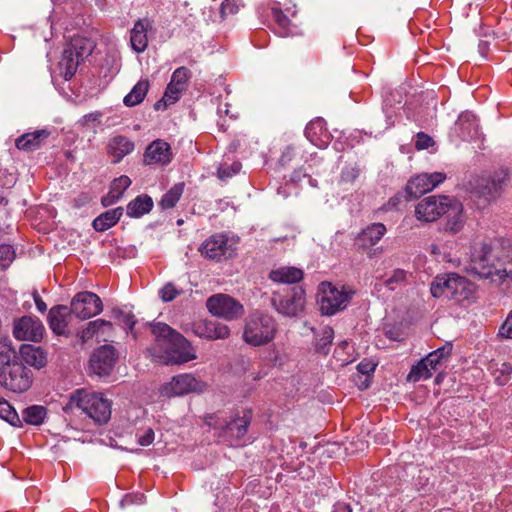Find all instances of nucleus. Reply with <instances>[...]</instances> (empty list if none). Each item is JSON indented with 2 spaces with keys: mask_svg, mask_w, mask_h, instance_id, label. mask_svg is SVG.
I'll return each instance as SVG.
<instances>
[{
  "mask_svg": "<svg viewBox=\"0 0 512 512\" xmlns=\"http://www.w3.org/2000/svg\"><path fill=\"white\" fill-rule=\"evenodd\" d=\"M201 255L209 260L221 262L235 255V243L225 234H213L199 247Z\"/></svg>",
  "mask_w": 512,
  "mask_h": 512,
  "instance_id": "1a4fd4ad",
  "label": "nucleus"
},
{
  "mask_svg": "<svg viewBox=\"0 0 512 512\" xmlns=\"http://www.w3.org/2000/svg\"><path fill=\"white\" fill-rule=\"evenodd\" d=\"M144 498L143 494H127L123 500L121 501L122 506L129 505L134 503L135 501H138L139 503L142 502V499Z\"/></svg>",
  "mask_w": 512,
  "mask_h": 512,
  "instance_id": "338daca9",
  "label": "nucleus"
},
{
  "mask_svg": "<svg viewBox=\"0 0 512 512\" xmlns=\"http://www.w3.org/2000/svg\"><path fill=\"white\" fill-rule=\"evenodd\" d=\"M102 310V300L93 292H80L71 301V313L83 320L100 314Z\"/></svg>",
  "mask_w": 512,
  "mask_h": 512,
  "instance_id": "ddd939ff",
  "label": "nucleus"
},
{
  "mask_svg": "<svg viewBox=\"0 0 512 512\" xmlns=\"http://www.w3.org/2000/svg\"><path fill=\"white\" fill-rule=\"evenodd\" d=\"M155 343L149 349L151 356L158 362L183 364L196 359L191 343L169 325L158 322L151 325Z\"/></svg>",
  "mask_w": 512,
  "mask_h": 512,
  "instance_id": "f257e3e1",
  "label": "nucleus"
},
{
  "mask_svg": "<svg viewBox=\"0 0 512 512\" xmlns=\"http://www.w3.org/2000/svg\"><path fill=\"white\" fill-rule=\"evenodd\" d=\"M489 179L494 185L493 191H501L509 179V174L506 169H500L495 171L494 174L489 177Z\"/></svg>",
  "mask_w": 512,
  "mask_h": 512,
  "instance_id": "8fccbe9b",
  "label": "nucleus"
},
{
  "mask_svg": "<svg viewBox=\"0 0 512 512\" xmlns=\"http://www.w3.org/2000/svg\"><path fill=\"white\" fill-rule=\"evenodd\" d=\"M354 295L350 286L324 281L318 286L317 303L323 315L331 316L346 309Z\"/></svg>",
  "mask_w": 512,
  "mask_h": 512,
  "instance_id": "0eeeda50",
  "label": "nucleus"
},
{
  "mask_svg": "<svg viewBox=\"0 0 512 512\" xmlns=\"http://www.w3.org/2000/svg\"><path fill=\"white\" fill-rule=\"evenodd\" d=\"M475 285L456 273L438 275L431 283L433 297H445L457 303L470 302L474 298Z\"/></svg>",
  "mask_w": 512,
  "mask_h": 512,
  "instance_id": "39448f33",
  "label": "nucleus"
},
{
  "mask_svg": "<svg viewBox=\"0 0 512 512\" xmlns=\"http://www.w3.org/2000/svg\"><path fill=\"white\" fill-rule=\"evenodd\" d=\"M32 382V371L18 360L11 339L0 336V385L8 391L23 393Z\"/></svg>",
  "mask_w": 512,
  "mask_h": 512,
  "instance_id": "7ed1b4c3",
  "label": "nucleus"
},
{
  "mask_svg": "<svg viewBox=\"0 0 512 512\" xmlns=\"http://www.w3.org/2000/svg\"><path fill=\"white\" fill-rule=\"evenodd\" d=\"M490 369L498 385H506L511 380L512 365L510 363L491 364Z\"/></svg>",
  "mask_w": 512,
  "mask_h": 512,
  "instance_id": "ea45409f",
  "label": "nucleus"
},
{
  "mask_svg": "<svg viewBox=\"0 0 512 512\" xmlns=\"http://www.w3.org/2000/svg\"><path fill=\"white\" fill-rule=\"evenodd\" d=\"M192 76L191 71L187 67H179L177 68L170 79V83L184 89L186 91L188 87V82Z\"/></svg>",
  "mask_w": 512,
  "mask_h": 512,
  "instance_id": "a18cd8bd",
  "label": "nucleus"
},
{
  "mask_svg": "<svg viewBox=\"0 0 512 512\" xmlns=\"http://www.w3.org/2000/svg\"><path fill=\"white\" fill-rule=\"evenodd\" d=\"M454 129L464 141L476 138L479 134V124L475 114L470 111L462 112L455 123Z\"/></svg>",
  "mask_w": 512,
  "mask_h": 512,
  "instance_id": "5701e85b",
  "label": "nucleus"
},
{
  "mask_svg": "<svg viewBox=\"0 0 512 512\" xmlns=\"http://www.w3.org/2000/svg\"><path fill=\"white\" fill-rule=\"evenodd\" d=\"M32 296H33V299H34V302H35V305H36L37 310H38L40 313H44V312H46V310H47V305H46V303L43 301V299L41 298V296L39 295V293L35 290V291L32 293Z\"/></svg>",
  "mask_w": 512,
  "mask_h": 512,
  "instance_id": "69168bd1",
  "label": "nucleus"
},
{
  "mask_svg": "<svg viewBox=\"0 0 512 512\" xmlns=\"http://www.w3.org/2000/svg\"><path fill=\"white\" fill-rule=\"evenodd\" d=\"M450 197L428 196L422 199L415 207V214L418 220L433 222L442 216L445 208L450 204Z\"/></svg>",
  "mask_w": 512,
  "mask_h": 512,
  "instance_id": "4468645a",
  "label": "nucleus"
},
{
  "mask_svg": "<svg viewBox=\"0 0 512 512\" xmlns=\"http://www.w3.org/2000/svg\"><path fill=\"white\" fill-rule=\"evenodd\" d=\"M277 333L276 319L266 312L255 311L244 321L242 339L250 346L260 347L271 343Z\"/></svg>",
  "mask_w": 512,
  "mask_h": 512,
  "instance_id": "20e7f679",
  "label": "nucleus"
},
{
  "mask_svg": "<svg viewBox=\"0 0 512 512\" xmlns=\"http://www.w3.org/2000/svg\"><path fill=\"white\" fill-rule=\"evenodd\" d=\"M432 376V369L428 364L421 359L416 365H414L408 374V380L418 382L420 380H427Z\"/></svg>",
  "mask_w": 512,
  "mask_h": 512,
  "instance_id": "79ce46f5",
  "label": "nucleus"
},
{
  "mask_svg": "<svg viewBox=\"0 0 512 512\" xmlns=\"http://www.w3.org/2000/svg\"><path fill=\"white\" fill-rule=\"evenodd\" d=\"M498 335L501 338L512 339V310L507 315L504 323L500 326Z\"/></svg>",
  "mask_w": 512,
  "mask_h": 512,
  "instance_id": "13d9d810",
  "label": "nucleus"
},
{
  "mask_svg": "<svg viewBox=\"0 0 512 512\" xmlns=\"http://www.w3.org/2000/svg\"><path fill=\"white\" fill-rule=\"evenodd\" d=\"M294 157V152H293V148L288 146L285 148V150L282 152L279 160H278V164L281 166V167H285L286 165H288L291 160L293 159Z\"/></svg>",
  "mask_w": 512,
  "mask_h": 512,
  "instance_id": "e2e57ef3",
  "label": "nucleus"
},
{
  "mask_svg": "<svg viewBox=\"0 0 512 512\" xmlns=\"http://www.w3.org/2000/svg\"><path fill=\"white\" fill-rule=\"evenodd\" d=\"M494 185L491 183L489 178H482L480 183L477 186V193L479 196L485 198L490 201L496 199L501 191H493Z\"/></svg>",
  "mask_w": 512,
  "mask_h": 512,
  "instance_id": "49530a36",
  "label": "nucleus"
},
{
  "mask_svg": "<svg viewBox=\"0 0 512 512\" xmlns=\"http://www.w3.org/2000/svg\"><path fill=\"white\" fill-rule=\"evenodd\" d=\"M134 143L127 137L119 135L113 137L107 146L108 154L113 157V163L120 162L126 155L134 150Z\"/></svg>",
  "mask_w": 512,
  "mask_h": 512,
  "instance_id": "cd10ccee",
  "label": "nucleus"
},
{
  "mask_svg": "<svg viewBox=\"0 0 512 512\" xmlns=\"http://www.w3.org/2000/svg\"><path fill=\"white\" fill-rule=\"evenodd\" d=\"M47 415V410L42 405H31L22 410L21 413V421L23 420L25 423L29 425H41Z\"/></svg>",
  "mask_w": 512,
  "mask_h": 512,
  "instance_id": "e433bc0d",
  "label": "nucleus"
},
{
  "mask_svg": "<svg viewBox=\"0 0 512 512\" xmlns=\"http://www.w3.org/2000/svg\"><path fill=\"white\" fill-rule=\"evenodd\" d=\"M469 270L493 282L512 281V255L494 252L489 244L479 243L472 248Z\"/></svg>",
  "mask_w": 512,
  "mask_h": 512,
  "instance_id": "f03ea898",
  "label": "nucleus"
},
{
  "mask_svg": "<svg viewBox=\"0 0 512 512\" xmlns=\"http://www.w3.org/2000/svg\"><path fill=\"white\" fill-rule=\"evenodd\" d=\"M446 179V175L441 172L422 173L411 178L406 185V192L414 198L432 191Z\"/></svg>",
  "mask_w": 512,
  "mask_h": 512,
  "instance_id": "dca6fc26",
  "label": "nucleus"
},
{
  "mask_svg": "<svg viewBox=\"0 0 512 512\" xmlns=\"http://www.w3.org/2000/svg\"><path fill=\"white\" fill-rule=\"evenodd\" d=\"M434 145V140L429 135L419 132L416 135L415 147L417 150L428 149Z\"/></svg>",
  "mask_w": 512,
  "mask_h": 512,
  "instance_id": "4d7b16f0",
  "label": "nucleus"
},
{
  "mask_svg": "<svg viewBox=\"0 0 512 512\" xmlns=\"http://www.w3.org/2000/svg\"><path fill=\"white\" fill-rule=\"evenodd\" d=\"M15 257V251L11 245H0V266L6 268Z\"/></svg>",
  "mask_w": 512,
  "mask_h": 512,
  "instance_id": "603ef678",
  "label": "nucleus"
},
{
  "mask_svg": "<svg viewBox=\"0 0 512 512\" xmlns=\"http://www.w3.org/2000/svg\"><path fill=\"white\" fill-rule=\"evenodd\" d=\"M91 50L90 44L86 46L77 39L64 49L59 67L66 80H70L75 75L80 62L91 53Z\"/></svg>",
  "mask_w": 512,
  "mask_h": 512,
  "instance_id": "9b49d317",
  "label": "nucleus"
},
{
  "mask_svg": "<svg viewBox=\"0 0 512 512\" xmlns=\"http://www.w3.org/2000/svg\"><path fill=\"white\" fill-rule=\"evenodd\" d=\"M192 333L207 340L227 339L230 328L223 323L208 319H199L190 324Z\"/></svg>",
  "mask_w": 512,
  "mask_h": 512,
  "instance_id": "a211bd4d",
  "label": "nucleus"
},
{
  "mask_svg": "<svg viewBox=\"0 0 512 512\" xmlns=\"http://www.w3.org/2000/svg\"><path fill=\"white\" fill-rule=\"evenodd\" d=\"M0 418L4 419L12 426H21V418L16 410L6 400L0 399Z\"/></svg>",
  "mask_w": 512,
  "mask_h": 512,
  "instance_id": "c03bdc74",
  "label": "nucleus"
},
{
  "mask_svg": "<svg viewBox=\"0 0 512 512\" xmlns=\"http://www.w3.org/2000/svg\"><path fill=\"white\" fill-rule=\"evenodd\" d=\"M19 354L22 361L36 369H40L46 365V353L40 347L31 344H22Z\"/></svg>",
  "mask_w": 512,
  "mask_h": 512,
  "instance_id": "c756f323",
  "label": "nucleus"
},
{
  "mask_svg": "<svg viewBox=\"0 0 512 512\" xmlns=\"http://www.w3.org/2000/svg\"><path fill=\"white\" fill-rule=\"evenodd\" d=\"M45 332L42 321L36 316L25 315L13 321V336L20 341L40 342Z\"/></svg>",
  "mask_w": 512,
  "mask_h": 512,
  "instance_id": "f8f14e48",
  "label": "nucleus"
},
{
  "mask_svg": "<svg viewBox=\"0 0 512 512\" xmlns=\"http://www.w3.org/2000/svg\"><path fill=\"white\" fill-rule=\"evenodd\" d=\"M333 334L334 332L330 327L324 329L322 338L316 344V348L319 352L324 354L328 352V347L333 340Z\"/></svg>",
  "mask_w": 512,
  "mask_h": 512,
  "instance_id": "864d4df0",
  "label": "nucleus"
},
{
  "mask_svg": "<svg viewBox=\"0 0 512 512\" xmlns=\"http://www.w3.org/2000/svg\"><path fill=\"white\" fill-rule=\"evenodd\" d=\"M102 117V113L99 111L91 112L89 114L84 115L81 120L80 124L83 126H88L90 123L100 122V119Z\"/></svg>",
  "mask_w": 512,
  "mask_h": 512,
  "instance_id": "680f3d73",
  "label": "nucleus"
},
{
  "mask_svg": "<svg viewBox=\"0 0 512 512\" xmlns=\"http://www.w3.org/2000/svg\"><path fill=\"white\" fill-rule=\"evenodd\" d=\"M445 223L444 230L446 232L456 234L459 233L466 223V216L462 203L451 198L450 204L445 208Z\"/></svg>",
  "mask_w": 512,
  "mask_h": 512,
  "instance_id": "aec40b11",
  "label": "nucleus"
},
{
  "mask_svg": "<svg viewBox=\"0 0 512 512\" xmlns=\"http://www.w3.org/2000/svg\"><path fill=\"white\" fill-rule=\"evenodd\" d=\"M184 183H176L163 196L159 203L162 209H171L180 200L184 192Z\"/></svg>",
  "mask_w": 512,
  "mask_h": 512,
  "instance_id": "58836bf2",
  "label": "nucleus"
},
{
  "mask_svg": "<svg viewBox=\"0 0 512 512\" xmlns=\"http://www.w3.org/2000/svg\"><path fill=\"white\" fill-rule=\"evenodd\" d=\"M423 360L428 364L432 371L436 370L441 363L439 356L433 352L429 353L425 358H423Z\"/></svg>",
  "mask_w": 512,
  "mask_h": 512,
  "instance_id": "0e129e2a",
  "label": "nucleus"
},
{
  "mask_svg": "<svg viewBox=\"0 0 512 512\" xmlns=\"http://www.w3.org/2000/svg\"><path fill=\"white\" fill-rule=\"evenodd\" d=\"M209 312L219 318L232 321L244 314L243 305L227 294H214L206 301Z\"/></svg>",
  "mask_w": 512,
  "mask_h": 512,
  "instance_id": "9d476101",
  "label": "nucleus"
},
{
  "mask_svg": "<svg viewBox=\"0 0 512 512\" xmlns=\"http://www.w3.org/2000/svg\"><path fill=\"white\" fill-rule=\"evenodd\" d=\"M251 412L247 411L242 417L232 419L228 422L225 430V436L231 438H241L247 432V428L250 424Z\"/></svg>",
  "mask_w": 512,
  "mask_h": 512,
  "instance_id": "f704fd0d",
  "label": "nucleus"
},
{
  "mask_svg": "<svg viewBox=\"0 0 512 512\" xmlns=\"http://www.w3.org/2000/svg\"><path fill=\"white\" fill-rule=\"evenodd\" d=\"M303 271L296 267H280L269 273V278L273 282L283 284L298 283L303 279Z\"/></svg>",
  "mask_w": 512,
  "mask_h": 512,
  "instance_id": "2f4dec72",
  "label": "nucleus"
},
{
  "mask_svg": "<svg viewBox=\"0 0 512 512\" xmlns=\"http://www.w3.org/2000/svg\"><path fill=\"white\" fill-rule=\"evenodd\" d=\"M173 158L170 145L162 140L152 141L145 149L143 162L145 165H168Z\"/></svg>",
  "mask_w": 512,
  "mask_h": 512,
  "instance_id": "6ab92c4d",
  "label": "nucleus"
},
{
  "mask_svg": "<svg viewBox=\"0 0 512 512\" xmlns=\"http://www.w3.org/2000/svg\"><path fill=\"white\" fill-rule=\"evenodd\" d=\"M205 424L218 432L219 435L225 436V430L228 425L227 418L223 415V413L218 412L214 414H209L204 418Z\"/></svg>",
  "mask_w": 512,
  "mask_h": 512,
  "instance_id": "37998d69",
  "label": "nucleus"
},
{
  "mask_svg": "<svg viewBox=\"0 0 512 512\" xmlns=\"http://www.w3.org/2000/svg\"><path fill=\"white\" fill-rule=\"evenodd\" d=\"M239 10V5L237 0H224L221 4L220 13L224 18L227 15H233L237 13Z\"/></svg>",
  "mask_w": 512,
  "mask_h": 512,
  "instance_id": "6e6d98bb",
  "label": "nucleus"
},
{
  "mask_svg": "<svg viewBox=\"0 0 512 512\" xmlns=\"http://www.w3.org/2000/svg\"><path fill=\"white\" fill-rule=\"evenodd\" d=\"M137 442L141 446H149L153 443L155 438V433L152 428H140L136 432Z\"/></svg>",
  "mask_w": 512,
  "mask_h": 512,
  "instance_id": "3c124183",
  "label": "nucleus"
},
{
  "mask_svg": "<svg viewBox=\"0 0 512 512\" xmlns=\"http://www.w3.org/2000/svg\"><path fill=\"white\" fill-rule=\"evenodd\" d=\"M183 92H185L184 89H181L180 87L169 82L163 97L155 103V110L166 109L168 106L176 103L180 99Z\"/></svg>",
  "mask_w": 512,
  "mask_h": 512,
  "instance_id": "4c0bfd02",
  "label": "nucleus"
},
{
  "mask_svg": "<svg viewBox=\"0 0 512 512\" xmlns=\"http://www.w3.org/2000/svg\"><path fill=\"white\" fill-rule=\"evenodd\" d=\"M306 138L316 147L325 148L331 141V134L326 127L323 118L317 117L311 120L305 128Z\"/></svg>",
  "mask_w": 512,
  "mask_h": 512,
  "instance_id": "412c9836",
  "label": "nucleus"
},
{
  "mask_svg": "<svg viewBox=\"0 0 512 512\" xmlns=\"http://www.w3.org/2000/svg\"><path fill=\"white\" fill-rule=\"evenodd\" d=\"M241 167L242 165L240 162H233L230 166L223 165L218 169V176L221 179L230 178L236 175L240 171Z\"/></svg>",
  "mask_w": 512,
  "mask_h": 512,
  "instance_id": "5fc2aeb1",
  "label": "nucleus"
},
{
  "mask_svg": "<svg viewBox=\"0 0 512 512\" xmlns=\"http://www.w3.org/2000/svg\"><path fill=\"white\" fill-rule=\"evenodd\" d=\"M117 353L113 346L103 345L92 354L89 366L93 374L98 376L109 375L115 366Z\"/></svg>",
  "mask_w": 512,
  "mask_h": 512,
  "instance_id": "f3484780",
  "label": "nucleus"
},
{
  "mask_svg": "<svg viewBox=\"0 0 512 512\" xmlns=\"http://www.w3.org/2000/svg\"><path fill=\"white\" fill-rule=\"evenodd\" d=\"M271 14L274 21L273 29L281 37H288L297 34V26L291 19L277 6L271 8Z\"/></svg>",
  "mask_w": 512,
  "mask_h": 512,
  "instance_id": "bb28decb",
  "label": "nucleus"
},
{
  "mask_svg": "<svg viewBox=\"0 0 512 512\" xmlns=\"http://www.w3.org/2000/svg\"><path fill=\"white\" fill-rule=\"evenodd\" d=\"M122 215V207L105 211L93 220L92 226L96 231L104 232L113 227L120 220Z\"/></svg>",
  "mask_w": 512,
  "mask_h": 512,
  "instance_id": "473e14b6",
  "label": "nucleus"
},
{
  "mask_svg": "<svg viewBox=\"0 0 512 512\" xmlns=\"http://www.w3.org/2000/svg\"><path fill=\"white\" fill-rule=\"evenodd\" d=\"M131 183V179L126 175H122L114 179L110 185L108 194L101 199L102 205L107 207L116 203L122 197L125 190L131 185Z\"/></svg>",
  "mask_w": 512,
  "mask_h": 512,
  "instance_id": "7c9ffc66",
  "label": "nucleus"
},
{
  "mask_svg": "<svg viewBox=\"0 0 512 512\" xmlns=\"http://www.w3.org/2000/svg\"><path fill=\"white\" fill-rule=\"evenodd\" d=\"M149 90V81L146 79L139 80L131 91L124 97L123 103L127 107H133L140 104Z\"/></svg>",
  "mask_w": 512,
  "mask_h": 512,
  "instance_id": "c9c22d12",
  "label": "nucleus"
},
{
  "mask_svg": "<svg viewBox=\"0 0 512 512\" xmlns=\"http://www.w3.org/2000/svg\"><path fill=\"white\" fill-rule=\"evenodd\" d=\"M433 477L434 475L431 469H420L418 476L414 479L416 489L423 494L428 493L433 486L431 481Z\"/></svg>",
  "mask_w": 512,
  "mask_h": 512,
  "instance_id": "a19ab883",
  "label": "nucleus"
},
{
  "mask_svg": "<svg viewBox=\"0 0 512 512\" xmlns=\"http://www.w3.org/2000/svg\"><path fill=\"white\" fill-rule=\"evenodd\" d=\"M203 384L191 374H180L161 389V394L166 397L182 396L192 392L201 391Z\"/></svg>",
  "mask_w": 512,
  "mask_h": 512,
  "instance_id": "2eb2a0df",
  "label": "nucleus"
},
{
  "mask_svg": "<svg viewBox=\"0 0 512 512\" xmlns=\"http://www.w3.org/2000/svg\"><path fill=\"white\" fill-rule=\"evenodd\" d=\"M152 24L149 19H139L134 23L130 31V44L136 53H142L148 46V31L151 30Z\"/></svg>",
  "mask_w": 512,
  "mask_h": 512,
  "instance_id": "b1692460",
  "label": "nucleus"
},
{
  "mask_svg": "<svg viewBox=\"0 0 512 512\" xmlns=\"http://www.w3.org/2000/svg\"><path fill=\"white\" fill-rule=\"evenodd\" d=\"M71 311L65 305L52 307L48 313V324L50 329L57 335H63L68 326V318Z\"/></svg>",
  "mask_w": 512,
  "mask_h": 512,
  "instance_id": "393cba45",
  "label": "nucleus"
},
{
  "mask_svg": "<svg viewBox=\"0 0 512 512\" xmlns=\"http://www.w3.org/2000/svg\"><path fill=\"white\" fill-rule=\"evenodd\" d=\"M160 295L164 302H169L174 300L179 295V291L173 284L168 283L164 285V287L160 290Z\"/></svg>",
  "mask_w": 512,
  "mask_h": 512,
  "instance_id": "bf43d9fd",
  "label": "nucleus"
},
{
  "mask_svg": "<svg viewBox=\"0 0 512 512\" xmlns=\"http://www.w3.org/2000/svg\"><path fill=\"white\" fill-rule=\"evenodd\" d=\"M386 233V227L382 223H373L367 226L359 234L357 242L363 249L376 245Z\"/></svg>",
  "mask_w": 512,
  "mask_h": 512,
  "instance_id": "c85d7f7f",
  "label": "nucleus"
},
{
  "mask_svg": "<svg viewBox=\"0 0 512 512\" xmlns=\"http://www.w3.org/2000/svg\"><path fill=\"white\" fill-rule=\"evenodd\" d=\"M69 404L80 409L99 425L106 424L111 418L112 402L102 393L77 389L71 393Z\"/></svg>",
  "mask_w": 512,
  "mask_h": 512,
  "instance_id": "423d86ee",
  "label": "nucleus"
},
{
  "mask_svg": "<svg viewBox=\"0 0 512 512\" xmlns=\"http://www.w3.org/2000/svg\"><path fill=\"white\" fill-rule=\"evenodd\" d=\"M113 324L104 319H96L87 323L86 327L82 329L79 336L81 341L87 342L95 337L97 341H107L112 335Z\"/></svg>",
  "mask_w": 512,
  "mask_h": 512,
  "instance_id": "4be33fe9",
  "label": "nucleus"
},
{
  "mask_svg": "<svg viewBox=\"0 0 512 512\" xmlns=\"http://www.w3.org/2000/svg\"><path fill=\"white\" fill-rule=\"evenodd\" d=\"M333 512H352V509L349 504H346L344 502H337L334 505Z\"/></svg>",
  "mask_w": 512,
  "mask_h": 512,
  "instance_id": "774afa93",
  "label": "nucleus"
},
{
  "mask_svg": "<svg viewBox=\"0 0 512 512\" xmlns=\"http://www.w3.org/2000/svg\"><path fill=\"white\" fill-rule=\"evenodd\" d=\"M407 281V272L402 269H395L392 275L384 281V285L390 290H395L405 284Z\"/></svg>",
  "mask_w": 512,
  "mask_h": 512,
  "instance_id": "de8ad7c7",
  "label": "nucleus"
},
{
  "mask_svg": "<svg viewBox=\"0 0 512 512\" xmlns=\"http://www.w3.org/2000/svg\"><path fill=\"white\" fill-rule=\"evenodd\" d=\"M153 208V200L150 196L142 194L137 196L127 205V215L132 218H139L149 213Z\"/></svg>",
  "mask_w": 512,
  "mask_h": 512,
  "instance_id": "72a5a7b5",
  "label": "nucleus"
},
{
  "mask_svg": "<svg viewBox=\"0 0 512 512\" xmlns=\"http://www.w3.org/2000/svg\"><path fill=\"white\" fill-rule=\"evenodd\" d=\"M376 368V365L368 360H363L357 365V370L359 373L365 375L366 377L370 376Z\"/></svg>",
  "mask_w": 512,
  "mask_h": 512,
  "instance_id": "052dcab7",
  "label": "nucleus"
},
{
  "mask_svg": "<svg viewBox=\"0 0 512 512\" xmlns=\"http://www.w3.org/2000/svg\"><path fill=\"white\" fill-rule=\"evenodd\" d=\"M113 315L121 324H123L125 328H127L129 332L133 333L136 319L131 312H125L121 309H114Z\"/></svg>",
  "mask_w": 512,
  "mask_h": 512,
  "instance_id": "09e8293b",
  "label": "nucleus"
},
{
  "mask_svg": "<svg viewBox=\"0 0 512 512\" xmlns=\"http://www.w3.org/2000/svg\"><path fill=\"white\" fill-rule=\"evenodd\" d=\"M49 136L50 132L46 129L25 133L16 139L15 145L19 150L34 151L40 148Z\"/></svg>",
  "mask_w": 512,
  "mask_h": 512,
  "instance_id": "a878e982",
  "label": "nucleus"
},
{
  "mask_svg": "<svg viewBox=\"0 0 512 512\" xmlns=\"http://www.w3.org/2000/svg\"><path fill=\"white\" fill-rule=\"evenodd\" d=\"M271 305L283 316H297L304 309L305 290L301 286H295L285 290L284 294L275 291L271 297Z\"/></svg>",
  "mask_w": 512,
  "mask_h": 512,
  "instance_id": "6e6552de",
  "label": "nucleus"
}]
</instances>
